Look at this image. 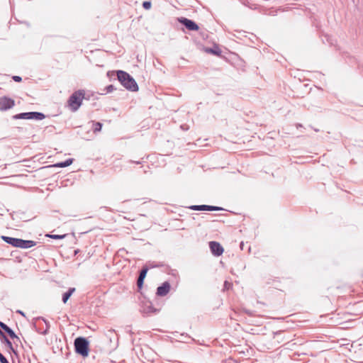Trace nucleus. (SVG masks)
<instances>
[{
  "label": "nucleus",
  "instance_id": "nucleus-1",
  "mask_svg": "<svg viewBox=\"0 0 363 363\" xmlns=\"http://www.w3.org/2000/svg\"><path fill=\"white\" fill-rule=\"evenodd\" d=\"M117 78L120 82L121 84L125 89L135 91L138 89V86L135 79L127 72L121 70L116 72Z\"/></svg>",
  "mask_w": 363,
  "mask_h": 363
},
{
  "label": "nucleus",
  "instance_id": "nucleus-2",
  "mask_svg": "<svg viewBox=\"0 0 363 363\" xmlns=\"http://www.w3.org/2000/svg\"><path fill=\"white\" fill-rule=\"evenodd\" d=\"M1 239L6 243L15 247L21 249H28L36 245L37 242L30 240H23L21 238H12L9 236H1Z\"/></svg>",
  "mask_w": 363,
  "mask_h": 363
},
{
  "label": "nucleus",
  "instance_id": "nucleus-3",
  "mask_svg": "<svg viewBox=\"0 0 363 363\" xmlns=\"http://www.w3.org/2000/svg\"><path fill=\"white\" fill-rule=\"evenodd\" d=\"M84 97V91L83 90L74 91L67 101L69 109L73 112L77 111L82 105Z\"/></svg>",
  "mask_w": 363,
  "mask_h": 363
},
{
  "label": "nucleus",
  "instance_id": "nucleus-4",
  "mask_svg": "<svg viewBox=\"0 0 363 363\" xmlns=\"http://www.w3.org/2000/svg\"><path fill=\"white\" fill-rule=\"evenodd\" d=\"M74 348L76 353L82 357H87L89 351V342L86 337H78L74 340Z\"/></svg>",
  "mask_w": 363,
  "mask_h": 363
},
{
  "label": "nucleus",
  "instance_id": "nucleus-5",
  "mask_svg": "<svg viewBox=\"0 0 363 363\" xmlns=\"http://www.w3.org/2000/svg\"><path fill=\"white\" fill-rule=\"evenodd\" d=\"M45 118V116L44 113L41 112H37V111H31V112H24L16 114L13 116V118L18 120V119H26V120H38L40 121Z\"/></svg>",
  "mask_w": 363,
  "mask_h": 363
},
{
  "label": "nucleus",
  "instance_id": "nucleus-6",
  "mask_svg": "<svg viewBox=\"0 0 363 363\" xmlns=\"http://www.w3.org/2000/svg\"><path fill=\"white\" fill-rule=\"evenodd\" d=\"M15 106V101L8 96H2L0 98V111H5Z\"/></svg>",
  "mask_w": 363,
  "mask_h": 363
},
{
  "label": "nucleus",
  "instance_id": "nucleus-7",
  "mask_svg": "<svg viewBox=\"0 0 363 363\" xmlns=\"http://www.w3.org/2000/svg\"><path fill=\"white\" fill-rule=\"evenodd\" d=\"M179 22L184 25L189 30H198V25L193 21L182 17L178 19Z\"/></svg>",
  "mask_w": 363,
  "mask_h": 363
},
{
  "label": "nucleus",
  "instance_id": "nucleus-8",
  "mask_svg": "<svg viewBox=\"0 0 363 363\" xmlns=\"http://www.w3.org/2000/svg\"><path fill=\"white\" fill-rule=\"evenodd\" d=\"M209 247L212 254L215 256H220L223 252V248L220 244L216 241H211L209 242Z\"/></svg>",
  "mask_w": 363,
  "mask_h": 363
},
{
  "label": "nucleus",
  "instance_id": "nucleus-9",
  "mask_svg": "<svg viewBox=\"0 0 363 363\" xmlns=\"http://www.w3.org/2000/svg\"><path fill=\"white\" fill-rule=\"evenodd\" d=\"M171 286L169 282L165 281L157 289V295L159 296H166L170 291Z\"/></svg>",
  "mask_w": 363,
  "mask_h": 363
},
{
  "label": "nucleus",
  "instance_id": "nucleus-10",
  "mask_svg": "<svg viewBox=\"0 0 363 363\" xmlns=\"http://www.w3.org/2000/svg\"><path fill=\"white\" fill-rule=\"evenodd\" d=\"M191 209L194 211H220L223 210L222 208L208 206V205H199V206H192L190 207Z\"/></svg>",
  "mask_w": 363,
  "mask_h": 363
},
{
  "label": "nucleus",
  "instance_id": "nucleus-11",
  "mask_svg": "<svg viewBox=\"0 0 363 363\" xmlns=\"http://www.w3.org/2000/svg\"><path fill=\"white\" fill-rule=\"evenodd\" d=\"M0 327L2 330H4L11 339H16L19 340V337L16 335L14 331L9 328L6 323L0 321Z\"/></svg>",
  "mask_w": 363,
  "mask_h": 363
},
{
  "label": "nucleus",
  "instance_id": "nucleus-12",
  "mask_svg": "<svg viewBox=\"0 0 363 363\" xmlns=\"http://www.w3.org/2000/svg\"><path fill=\"white\" fill-rule=\"evenodd\" d=\"M148 269L147 267H143V269L140 272V275L138 277L137 281V285L139 289H141L143 284L144 279L146 277Z\"/></svg>",
  "mask_w": 363,
  "mask_h": 363
},
{
  "label": "nucleus",
  "instance_id": "nucleus-13",
  "mask_svg": "<svg viewBox=\"0 0 363 363\" xmlns=\"http://www.w3.org/2000/svg\"><path fill=\"white\" fill-rule=\"evenodd\" d=\"M0 338L2 342H4L6 345L13 352H15L14 348L11 342L9 340V338L6 336V335L1 330L0 331Z\"/></svg>",
  "mask_w": 363,
  "mask_h": 363
},
{
  "label": "nucleus",
  "instance_id": "nucleus-14",
  "mask_svg": "<svg viewBox=\"0 0 363 363\" xmlns=\"http://www.w3.org/2000/svg\"><path fill=\"white\" fill-rule=\"evenodd\" d=\"M143 311L145 313H154L157 310L150 302H145L143 306Z\"/></svg>",
  "mask_w": 363,
  "mask_h": 363
},
{
  "label": "nucleus",
  "instance_id": "nucleus-15",
  "mask_svg": "<svg viewBox=\"0 0 363 363\" xmlns=\"http://www.w3.org/2000/svg\"><path fill=\"white\" fill-rule=\"evenodd\" d=\"M75 291V288L72 287L68 289L67 291L64 293L62 294V302L64 303H66L68 299L70 298V296L72 295V294Z\"/></svg>",
  "mask_w": 363,
  "mask_h": 363
},
{
  "label": "nucleus",
  "instance_id": "nucleus-16",
  "mask_svg": "<svg viewBox=\"0 0 363 363\" xmlns=\"http://www.w3.org/2000/svg\"><path fill=\"white\" fill-rule=\"evenodd\" d=\"M73 160L72 158H69L64 162H57L53 166L55 167H67L72 164Z\"/></svg>",
  "mask_w": 363,
  "mask_h": 363
},
{
  "label": "nucleus",
  "instance_id": "nucleus-17",
  "mask_svg": "<svg viewBox=\"0 0 363 363\" xmlns=\"http://www.w3.org/2000/svg\"><path fill=\"white\" fill-rule=\"evenodd\" d=\"M102 123L100 122L91 121V129L94 133H97L101 131L102 128Z\"/></svg>",
  "mask_w": 363,
  "mask_h": 363
},
{
  "label": "nucleus",
  "instance_id": "nucleus-18",
  "mask_svg": "<svg viewBox=\"0 0 363 363\" xmlns=\"http://www.w3.org/2000/svg\"><path fill=\"white\" fill-rule=\"evenodd\" d=\"M48 237L54 239V240H62L66 237V235H55V234H50L47 235Z\"/></svg>",
  "mask_w": 363,
  "mask_h": 363
},
{
  "label": "nucleus",
  "instance_id": "nucleus-19",
  "mask_svg": "<svg viewBox=\"0 0 363 363\" xmlns=\"http://www.w3.org/2000/svg\"><path fill=\"white\" fill-rule=\"evenodd\" d=\"M152 4L150 1H146L143 3V6L145 9L148 10L151 8Z\"/></svg>",
  "mask_w": 363,
  "mask_h": 363
},
{
  "label": "nucleus",
  "instance_id": "nucleus-20",
  "mask_svg": "<svg viewBox=\"0 0 363 363\" xmlns=\"http://www.w3.org/2000/svg\"><path fill=\"white\" fill-rule=\"evenodd\" d=\"M0 362L1 363H9L8 359L0 352Z\"/></svg>",
  "mask_w": 363,
  "mask_h": 363
},
{
  "label": "nucleus",
  "instance_id": "nucleus-21",
  "mask_svg": "<svg viewBox=\"0 0 363 363\" xmlns=\"http://www.w3.org/2000/svg\"><path fill=\"white\" fill-rule=\"evenodd\" d=\"M106 93H110L113 90V85L110 84L106 87Z\"/></svg>",
  "mask_w": 363,
  "mask_h": 363
},
{
  "label": "nucleus",
  "instance_id": "nucleus-22",
  "mask_svg": "<svg viewBox=\"0 0 363 363\" xmlns=\"http://www.w3.org/2000/svg\"><path fill=\"white\" fill-rule=\"evenodd\" d=\"M12 79L16 82H21L22 81V78L20 76H13Z\"/></svg>",
  "mask_w": 363,
  "mask_h": 363
},
{
  "label": "nucleus",
  "instance_id": "nucleus-23",
  "mask_svg": "<svg viewBox=\"0 0 363 363\" xmlns=\"http://www.w3.org/2000/svg\"><path fill=\"white\" fill-rule=\"evenodd\" d=\"M113 74V71H108L107 72V76L108 77H110L111 75Z\"/></svg>",
  "mask_w": 363,
  "mask_h": 363
},
{
  "label": "nucleus",
  "instance_id": "nucleus-24",
  "mask_svg": "<svg viewBox=\"0 0 363 363\" xmlns=\"http://www.w3.org/2000/svg\"><path fill=\"white\" fill-rule=\"evenodd\" d=\"M17 313L21 314V315H22L23 316H25V313L23 311H20V310L17 311Z\"/></svg>",
  "mask_w": 363,
  "mask_h": 363
},
{
  "label": "nucleus",
  "instance_id": "nucleus-25",
  "mask_svg": "<svg viewBox=\"0 0 363 363\" xmlns=\"http://www.w3.org/2000/svg\"><path fill=\"white\" fill-rule=\"evenodd\" d=\"M228 284H229L228 283V281H225V287H226V288H227V286H228Z\"/></svg>",
  "mask_w": 363,
  "mask_h": 363
},
{
  "label": "nucleus",
  "instance_id": "nucleus-26",
  "mask_svg": "<svg viewBox=\"0 0 363 363\" xmlns=\"http://www.w3.org/2000/svg\"><path fill=\"white\" fill-rule=\"evenodd\" d=\"M296 127H297V128H299V127H301H301H302V125H301V124H297V125H296Z\"/></svg>",
  "mask_w": 363,
  "mask_h": 363
},
{
  "label": "nucleus",
  "instance_id": "nucleus-27",
  "mask_svg": "<svg viewBox=\"0 0 363 363\" xmlns=\"http://www.w3.org/2000/svg\"><path fill=\"white\" fill-rule=\"evenodd\" d=\"M208 52H212V53H215V52H214V51H213L212 49H210V50H208Z\"/></svg>",
  "mask_w": 363,
  "mask_h": 363
},
{
  "label": "nucleus",
  "instance_id": "nucleus-28",
  "mask_svg": "<svg viewBox=\"0 0 363 363\" xmlns=\"http://www.w3.org/2000/svg\"><path fill=\"white\" fill-rule=\"evenodd\" d=\"M1 330L0 329V331H1Z\"/></svg>",
  "mask_w": 363,
  "mask_h": 363
}]
</instances>
